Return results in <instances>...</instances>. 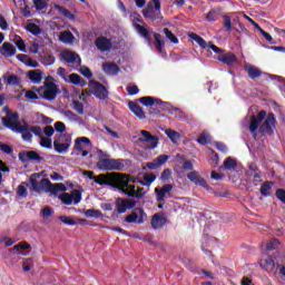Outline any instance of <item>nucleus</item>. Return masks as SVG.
<instances>
[{"mask_svg": "<svg viewBox=\"0 0 285 285\" xmlns=\"http://www.w3.org/2000/svg\"><path fill=\"white\" fill-rule=\"evenodd\" d=\"M265 119V121H264ZM262 121H264L262 124ZM259 124L261 127H259ZM258 129V132L261 135H274L275 134V115L268 114L266 116V111H261L257 116L252 115L250 116V125H249V130L254 135V139H257V134H255Z\"/></svg>", "mask_w": 285, "mask_h": 285, "instance_id": "nucleus-1", "label": "nucleus"}, {"mask_svg": "<svg viewBox=\"0 0 285 285\" xmlns=\"http://www.w3.org/2000/svg\"><path fill=\"white\" fill-rule=\"evenodd\" d=\"M89 179H92L95 184H98V186H111V188H118V190H121V188H125L129 181H135L130 178H127L126 175L111 173V174H100L98 176H92V171L87 173Z\"/></svg>", "mask_w": 285, "mask_h": 285, "instance_id": "nucleus-2", "label": "nucleus"}, {"mask_svg": "<svg viewBox=\"0 0 285 285\" xmlns=\"http://www.w3.org/2000/svg\"><path fill=\"white\" fill-rule=\"evenodd\" d=\"M94 153H96V155L99 157V160L96 164L98 170H124L126 167L125 159L109 158L108 154L98 148H94Z\"/></svg>", "mask_w": 285, "mask_h": 285, "instance_id": "nucleus-3", "label": "nucleus"}, {"mask_svg": "<svg viewBox=\"0 0 285 285\" xmlns=\"http://www.w3.org/2000/svg\"><path fill=\"white\" fill-rule=\"evenodd\" d=\"M30 181L31 188L36 190V193H39L42 189L45 190V193H51V195H55V197H57L59 193H66V190H68L63 183L52 184L48 178H42L40 183L37 181V179H30Z\"/></svg>", "mask_w": 285, "mask_h": 285, "instance_id": "nucleus-4", "label": "nucleus"}, {"mask_svg": "<svg viewBox=\"0 0 285 285\" xmlns=\"http://www.w3.org/2000/svg\"><path fill=\"white\" fill-rule=\"evenodd\" d=\"M2 124L13 132H26L28 130V124L21 125L17 112L8 111L7 117L2 118Z\"/></svg>", "mask_w": 285, "mask_h": 285, "instance_id": "nucleus-5", "label": "nucleus"}, {"mask_svg": "<svg viewBox=\"0 0 285 285\" xmlns=\"http://www.w3.org/2000/svg\"><path fill=\"white\" fill-rule=\"evenodd\" d=\"M96 47L100 50V52H108V50H119V48L124 47V40L119 38L108 39L106 37H98L96 39Z\"/></svg>", "mask_w": 285, "mask_h": 285, "instance_id": "nucleus-6", "label": "nucleus"}, {"mask_svg": "<svg viewBox=\"0 0 285 285\" xmlns=\"http://www.w3.org/2000/svg\"><path fill=\"white\" fill-rule=\"evenodd\" d=\"M142 14L145 19H149L150 21L161 19V1L150 0V2H148L146 8L142 10Z\"/></svg>", "mask_w": 285, "mask_h": 285, "instance_id": "nucleus-7", "label": "nucleus"}, {"mask_svg": "<svg viewBox=\"0 0 285 285\" xmlns=\"http://www.w3.org/2000/svg\"><path fill=\"white\" fill-rule=\"evenodd\" d=\"M73 150L80 157H88L92 150V141L88 137H78L75 140Z\"/></svg>", "mask_w": 285, "mask_h": 285, "instance_id": "nucleus-8", "label": "nucleus"}, {"mask_svg": "<svg viewBox=\"0 0 285 285\" xmlns=\"http://www.w3.org/2000/svg\"><path fill=\"white\" fill-rule=\"evenodd\" d=\"M138 101L142 106H146L147 108L150 107V106H156L160 110H170V108H173L170 106V104L164 102V100H161L159 98L151 97V96L141 97V98L138 99Z\"/></svg>", "mask_w": 285, "mask_h": 285, "instance_id": "nucleus-9", "label": "nucleus"}, {"mask_svg": "<svg viewBox=\"0 0 285 285\" xmlns=\"http://www.w3.org/2000/svg\"><path fill=\"white\" fill-rule=\"evenodd\" d=\"M189 37L193 39V41H196L200 46V48H203V50L209 48L210 50H213V52H215V55H224V50L222 48L215 46L212 41L207 43L206 40L202 38V36L197 33H190Z\"/></svg>", "mask_w": 285, "mask_h": 285, "instance_id": "nucleus-10", "label": "nucleus"}, {"mask_svg": "<svg viewBox=\"0 0 285 285\" xmlns=\"http://www.w3.org/2000/svg\"><path fill=\"white\" fill-rule=\"evenodd\" d=\"M138 141H141L142 144H148V150H155V148L159 146V137L151 136L150 132H148L147 130H140V137L138 138Z\"/></svg>", "mask_w": 285, "mask_h": 285, "instance_id": "nucleus-11", "label": "nucleus"}, {"mask_svg": "<svg viewBox=\"0 0 285 285\" xmlns=\"http://www.w3.org/2000/svg\"><path fill=\"white\" fill-rule=\"evenodd\" d=\"M120 190L124 195H127V197H135L136 199H141L147 193L144 187H138L136 190L135 185H130V183H127L125 187H120Z\"/></svg>", "mask_w": 285, "mask_h": 285, "instance_id": "nucleus-12", "label": "nucleus"}, {"mask_svg": "<svg viewBox=\"0 0 285 285\" xmlns=\"http://www.w3.org/2000/svg\"><path fill=\"white\" fill-rule=\"evenodd\" d=\"M246 181L249 187L259 186V184H262V174L257 170L255 165H249Z\"/></svg>", "mask_w": 285, "mask_h": 285, "instance_id": "nucleus-13", "label": "nucleus"}, {"mask_svg": "<svg viewBox=\"0 0 285 285\" xmlns=\"http://www.w3.org/2000/svg\"><path fill=\"white\" fill-rule=\"evenodd\" d=\"M89 88L97 99H108V89L98 81H89Z\"/></svg>", "mask_w": 285, "mask_h": 285, "instance_id": "nucleus-14", "label": "nucleus"}, {"mask_svg": "<svg viewBox=\"0 0 285 285\" xmlns=\"http://www.w3.org/2000/svg\"><path fill=\"white\" fill-rule=\"evenodd\" d=\"M18 159H20V161L22 164H26L28 161H36L37 164H41V161H43V157H41V155H39V153L35 151V150H30V151H20L18 154Z\"/></svg>", "mask_w": 285, "mask_h": 285, "instance_id": "nucleus-15", "label": "nucleus"}, {"mask_svg": "<svg viewBox=\"0 0 285 285\" xmlns=\"http://www.w3.org/2000/svg\"><path fill=\"white\" fill-rule=\"evenodd\" d=\"M173 188H175L173 184H166L161 188L156 187V202H158L159 204H164V202H166V197H171L170 193L173 191Z\"/></svg>", "mask_w": 285, "mask_h": 285, "instance_id": "nucleus-16", "label": "nucleus"}, {"mask_svg": "<svg viewBox=\"0 0 285 285\" xmlns=\"http://www.w3.org/2000/svg\"><path fill=\"white\" fill-rule=\"evenodd\" d=\"M187 179H189V181H191V184H195L196 186H202V188H205L206 190H208V183L206 181V179L204 177H202L199 171H197V170L190 171L187 175Z\"/></svg>", "mask_w": 285, "mask_h": 285, "instance_id": "nucleus-17", "label": "nucleus"}, {"mask_svg": "<svg viewBox=\"0 0 285 285\" xmlns=\"http://www.w3.org/2000/svg\"><path fill=\"white\" fill-rule=\"evenodd\" d=\"M22 135L23 141H32V134L36 135V137H43V130L39 126H28V130L20 132Z\"/></svg>", "mask_w": 285, "mask_h": 285, "instance_id": "nucleus-18", "label": "nucleus"}, {"mask_svg": "<svg viewBox=\"0 0 285 285\" xmlns=\"http://www.w3.org/2000/svg\"><path fill=\"white\" fill-rule=\"evenodd\" d=\"M126 178L131 179V181H129L128 184H140V186L150 187V186H153V181H155V179H157V176H155L153 174H148V175L144 176V179H140V178H132V177L126 175Z\"/></svg>", "mask_w": 285, "mask_h": 285, "instance_id": "nucleus-19", "label": "nucleus"}, {"mask_svg": "<svg viewBox=\"0 0 285 285\" xmlns=\"http://www.w3.org/2000/svg\"><path fill=\"white\" fill-rule=\"evenodd\" d=\"M167 218L164 214L157 213L151 217V228L154 230H159V228H164L166 226Z\"/></svg>", "mask_w": 285, "mask_h": 285, "instance_id": "nucleus-20", "label": "nucleus"}, {"mask_svg": "<svg viewBox=\"0 0 285 285\" xmlns=\"http://www.w3.org/2000/svg\"><path fill=\"white\" fill-rule=\"evenodd\" d=\"M168 159H170V156L160 155L156 159H154L151 163H147V168H149V170H157V168H161V166H164V164H166Z\"/></svg>", "mask_w": 285, "mask_h": 285, "instance_id": "nucleus-21", "label": "nucleus"}, {"mask_svg": "<svg viewBox=\"0 0 285 285\" xmlns=\"http://www.w3.org/2000/svg\"><path fill=\"white\" fill-rule=\"evenodd\" d=\"M216 242H217V238H215L213 236H208V234L204 235L202 249L205 253V255H207L208 257H210V255H213V253L210 250H208L207 248H212L213 244H215Z\"/></svg>", "mask_w": 285, "mask_h": 285, "instance_id": "nucleus-22", "label": "nucleus"}, {"mask_svg": "<svg viewBox=\"0 0 285 285\" xmlns=\"http://www.w3.org/2000/svg\"><path fill=\"white\" fill-rule=\"evenodd\" d=\"M116 208L119 215H124L128 208H135V203H130L126 199H117L116 200Z\"/></svg>", "mask_w": 285, "mask_h": 285, "instance_id": "nucleus-23", "label": "nucleus"}, {"mask_svg": "<svg viewBox=\"0 0 285 285\" xmlns=\"http://www.w3.org/2000/svg\"><path fill=\"white\" fill-rule=\"evenodd\" d=\"M245 71L247 72L249 79H258V77L263 75L262 69L252 63L245 65Z\"/></svg>", "mask_w": 285, "mask_h": 285, "instance_id": "nucleus-24", "label": "nucleus"}, {"mask_svg": "<svg viewBox=\"0 0 285 285\" xmlns=\"http://www.w3.org/2000/svg\"><path fill=\"white\" fill-rule=\"evenodd\" d=\"M0 53L3 55V57H14L17 55V48L10 42H3L0 48Z\"/></svg>", "mask_w": 285, "mask_h": 285, "instance_id": "nucleus-25", "label": "nucleus"}, {"mask_svg": "<svg viewBox=\"0 0 285 285\" xmlns=\"http://www.w3.org/2000/svg\"><path fill=\"white\" fill-rule=\"evenodd\" d=\"M102 70L106 72V75H109L110 77H115L119 75V66L112 62H106L102 65Z\"/></svg>", "mask_w": 285, "mask_h": 285, "instance_id": "nucleus-26", "label": "nucleus"}, {"mask_svg": "<svg viewBox=\"0 0 285 285\" xmlns=\"http://www.w3.org/2000/svg\"><path fill=\"white\" fill-rule=\"evenodd\" d=\"M218 61H222V63H226V66H230V63H237V56L233 52H227L225 55L218 53Z\"/></svg>", "mask_w": 285, "mask_h": 285, "instance_id": "nucleus-27", "label": "nucleus"}, {"mask_svg": "<svg viewBox=\"0 0 285 285\" xmlns=\"http://www.w3.org/2000/svg\"><path fill=\"white\" fill-rule=\"evenodd\" d=\"M163 131L168 137V139L171 141V144H179V141L181 139V134H179L178 131H176L171 128L163 129Z\"/></svg>", "mask_w": 285, "mask_h": 285, "instance_id": "nucleus-28", "label": "nucleus"}, {"mask_svg": "<svg viewBox=\"0 0 285 285\" xmlns=\"http://www.w3.org/2000/svg\"><path fill=\"white\" fill-rule=\"evenodd\" d=\"M28 79H30L31 83H41L43 72L39 69L31 70L28 72Z\"/></svg>", "mask_w": 285, "mask_h": 285, "instance_id": "nucleus-29", "label": "nucleus"}, {"mask_svg": "<svg viewBox=\"0 0 285 285\" xmlns=\"http://www.w3.org/2000/svg\"><path fill=\"white\" fill-rule=\"evenodd\" d=\"M128 106L131 112H134V115L138 117V119H146V114H144V109H141V107H139L137 104L132 101H130Z\"/></svg>", "mask_w": 285, "mask_h": 285, "instance_id": "nucleus-30", "label": "nucleus"}, {"mask_svg": "<svg viewBox=\"0 0 285 285\" xmlns=\"http://www.w3.org/2000/svg\"><path fill=\"white\" fill-rule=\"evenodd\" d=\"M57 92H59V88H46L43 90V98L47 101H52V99H57Z\"/></svg>", "mask_w": 285, "mask_h": 285, "instance_id": "nucleus-31", "label": "nucleus"}, {"mask_svg": "<svg viewBox=\"0 0 285 285\" xmlns=\"http://www.w3.org/2000/svg\"><path fill=\"white\" fill-rule=\"evenodd\" d=\"M224 170H236L237 169V160L228 157L223 164Z\"/></svg>", "mask_w": 285, "mask_h": 285, "instance_id": "nucleus-32", "label": "nucleus"}, {"mask_svg": "<svg viewBox=\"0 0 285 285\" xmlns=\"http://www.w3.org/2000/svg\"><path fill=\"white\" fill-rule=\"evenodd\" d=\"M271 188H273V183L271 181H265L261 186V195L263 197H271Z\"/></svg>", "mask_w": 285, "mask_h": 285, "instance_id": "nucleus-33", "label": "nucleus"}, {"mask_svg": "<svg viewBox=\"0 0 285 285\" xmlns=\"http://www.w3.org/2000/svg\"><path fill=\"white\" fill-rule=\"evenodd\" d=\"M154 38H155V41H156L155 47L158 50V52H164V46H165L166 42L164 41V39H161V35L155 33Z\"/></svg>", "mask_w": 285, "mask_h": 285, "instance_id": "nucleus-34", "label": "nucleus"}, {"mask_svg": "<svg viewBox=\"0 0 285 285\" xmlns=\"http://www.w3.org/2000/svg\"><path fill=\"white\" fill-rule=\"evenodd\" d=\"M85 216L88 218L101 219V217H104V214H101V212L97 209H87L85 212Z\"/></svg>", "mask_w": 285, "mask_h": 285, "instance_id": "nucleus-35", "label": "nucleus"}, {"mask_svg": "<svg viewBox=\"0 0 285 285\" xmlns=\"http://www.w3.org/2000/svg\"><path fill=\"white\" fill-rule=\"evenodd\" d=\"M53 148H55L56 153L61 154V153L68 150V148H70V144H63V142H59V140H55Z\"/></svg>", "mask_w": 285, "mask_h": 285, "instance_id": "nucleus-36", "label": "nucleus"}, {"mask_svg": "<svg viewBox=\"0 0 285 285\" xmlns=\"http://www.w3.org/2000/svg\"><path fill=\"white\" fill-rule=\"evenodd\" d=\"M223 26L226 32H233V20L229 16H223Z\"/></svg>", "mask_w": 285, "mask_h": 285, "instance_id": "nucleus-37", "label": "nucleus"}, {"mask_svg": "<svg viewBox=\"0 0 285 285\" xmlns=\"http://www.w3.org/2000/svg\"><path fill=\"white\" fill-rule=\"evenodd\" d=\"M125 222H127V224H137V222H139V214L137 213V209H135L131 214H129L125 218Z\"/></svg>", "mask_w": 285, "mask_h": 285, "instance_id": "nucleus-38", "label": "nucleus"}, {"mask_svg": "<svg viewBox=\"0 0 285 285\" xmlns=\"http://www.w3.org/2000/svg\"><path fill=\"white\" fill-rule=\"evenodd\" d=\"M59 37H60V41H62V43H72V32L62 31Z\"/></svg>", "mask_w": 285, "mask_h": 285, "instance_id": "nucleus-39", "label": "nucleus"}, {"mask_svg": "<svg viewBox=\"0 0 285 285\" xmlns=\"http://www.w3.org/2000/svg\"><path fill=\"white\" fill-rule=\"evenodd\" d=\"M20 83H21V78H19V76H17V75H10L7 78L8 86H20Z\"/></svg>", "mask_w": 285, "mask_h": 285, "instance_id": "nucleus-40", "label": "nucleus"}, {"mask_svg": "<svg viewBox=\"0 0 285 285\" xmlns=\"http://www.w3.org/2000/svg\"><path fill=\"white\" fill-rule=\"evenodd\" d=\"M26 186H28V184H26V183H22L21 185L18 186V188H17L18 197H22V198L28 197V189L26 188Z\"/></svg>", "mask_w": 285, "mask_h": 285, "instance_id": "nucleus-41", "label": "nucleus"}, {"mask_svg": "<svg viewBox=\"0 0 285 285\" xmlns=\"http://www.w3.org/2000/svg\"><path fill=\"white\" fill-rule=\"evenodd\" d=\"M72 83L73 86H80V88H83V86H86L88 82L81 79V76L72 73Z\"/></svg>", "mask_w": 285, "mask_h": 285, "instance_id": "nucleus-42", "label": "nucleus"}, {"mask_svg": "<svg viewBox=\"0 0 285 285\" xmlns=\"http://www.w3.org/2000/svg\"><path fill=\"white\" fill-rule=\"evenodd\" d=\"M60 202H62V204H65L66 206H70V204H72V195L68 194V193H62L59 196Z\"/></svg>", "mask_w": 285, "mask_h": 285, "instance_id": "nucleus-43", "label": "nucleus"}, {"mask_svg": "<svg viewBox=\"0 0 285 285\" xmlns=\"http://www.w3.org/2000/svg\"><path fill=\"white\" fill-rule=\"evenodd\" d=\"M57 75H59V77H62V79H65V81H68V83H72V75L67 76L65 68H58Z\"/></svg>", "mask_w": 285, "mask_h": 285, "instance_id": "nucleus-44", "label": "nucleus"}, {"mask_svg": "<svg viewBox=\"0 0 285 285\" xmlns=\"http://www.w3.org/2000/svg\"><path fill=\"white\" fill-rule=\"evenodd\" d=\"M14 45L17 46L18 50H20V52H27L26 42L23 41V39H21L19 36H14Z\"/></svg>", "mask_w": 285, "mask_h": 285, "instance_id": "nucleus-45", "label": "nucleus"}, {"mask_svg": "<svg viewBox=\"0 0 285 285\" xmlns=\"http://www.w3.org/2000/svg\"><path fill=\"white\" fill-rule=\"evenodd\" d=\"M61 60L66 63H72V51L63 50L60 55Z\"/></svg>", "mask_w": 285, "mask_h": 285, "instance_id": "nucleus-46", "label": "nucleus"}, {"mask_svg": "<svg viewBox=\"0 0 285 285\" xmlns=\"http://www.w3.org/2000/svg\"><path fill=\"white\" fill-rule=\"evenodd\" d=\"M188 160H186V157L181 156L180 154L176 155V168L178 170H181V167L186 165Z\"/></svg>", "mask_w": 285, "mask_h": 285, "instance_id": "nucleus-47", "label": "nucleus"}, {"mask_svg": "<svg viewBox=\"0 0 285 285\" xmlns=\"http://www.w3.org/2000/svg\"><path fill=\"white\" fill-rule=\"evenodd\" d=\"M27 30H28V32H31V35H35V36L41 35V28L35 23H29L27 26Z\"/></svg>", "mask_w": 285, "mask_h": 285, "instance_id": "nucleus-48", "label": "nucleus"}, {"mask_svg": "<svg viewBox=\"0 0 285 285\" xmlns=\"http://www.w3.org/2000/svg\"><path fill=\"white\" fill-rule=\"evenodd\" d=\"M164 35H166L167 39H169L171 43H179V39H177L173 31H169L168 28L164 29Z\"/></svg>", "mask_w": 285, "mask_h": 285, "instance_id": "nucleus-49", "label": "nucleus"}, {"mask_svg": "<svg viewBox=\"0 0 285 285\" xmlns=\"http://www.w3.org/2000/svg\"><path fill=\"white\" fill-rule=\"evenodd\" d=\"M164 35H166L167 39H169L171 43H179V39H177L173 31H169L168 28L164 29Z\"/></svg>", "mask_w": 285, "mask_h": 285, "instance_id": "nucleus-50", "label": "nucleus"}, {"mask_svg": "<svg viewBox=\"0 0 285 285\" xmlns=\"http://www.w3.org/2000/svg\"><path fill=\"white\" fill-rule=\"evenodd\" d=\"M164 35H166L167 39H169L171 43H179V39H177L173 31H169L168 28L164 29Z\"/></svg>", "mask_w": 285, "mask_h": 285, "instance_id": "nucleus-51", "label": "nucleus"}, {"mask_svg": "<svg viewBox=\"0 0 285 285\" xmlns=\"http://www.w3.org/2000/svg\"><path fill=\"white\" fill-rule=\"evenodd\" d=\"M210 141V136L206 132H203L199 138L197 139V142L200 144V146H206Z\"/></svg>", "mask_w": 285, "mask_h": 285, "instance_id": "nucleus-52", "label": "nucleus"}, {"mask_svg": "<svg viewBox=\"0 0 285 285\" xmlns=\"http://www.w3.org/2000/svg\"><path fill=\"white\" fill-rule=\"evenodd\" d=\"M72 63L73 70H79V67L81 66V57L75 52H72Z\"/></svg>", "mask_w": 285, "mask_h": 285, "instance_id": "nucleus-53", "label": "nucleus"}, {"mask_svg": "<svg viewBox=\"0 0 285 285\" xmlns=\"http://www.w3.org/2000/svg\"><path fill=\"white\" fill-rule=\"evenodd\" d=\"M78 70L80 72V75H82L87 79H90L92 77V71H90V68H88V67L80 66Z\"/></svg>", "mask_w": 285, "mask_h": 285, "instance_id": "nucleus-54", "label": "nucleus"}, {"mask_svg": "<svg viewBox=\"0 0 285 285\" xmlns=\"http://www.w3.org/2000/svg\"><path fill=\"white\" fill-rule=\"evenodd\" d=\"M40 146L42 148H52V139L41 136L40 137Z\"/></svg>", "mask_w": 285, "mask_h": 285, "instance_id": "nucleus-55", "label": "nucleus"}, {"mask_svg": "<svg viewBox=\"0 0 285 285\" xmlns=\"http://www.w3.org/2000/svg\"><path fill=\"white\" fill-rule=\"evenodd\" d=\"M81 202V190L73 189L72 190V204L77 205Z\"/></svg>", "mask_w": 285, "mask_h": 285, "instance_id": "nucleus-56", "label": "nucleus"}, {"mask_svg": "<svg viewBox=\"0 0 285 285\" xmlns=\"http://www.w3.org/2000/svg\"><path fill=\"white\" fill-rule=\"evenodd\" d=\"M0 150H2L4 155H12V153H14V150L12 149V146L6 145L3 142H0Z\"/></svg>", "mask_w": 285, "mask_h": 285, "instance_id": "nucleus-57", "label": "nucleus"}, {"mask_svg": "<svg viewBox=\"0 0 285 285\" xmlns=\"http://www.w3.org/2000/svg\"><path fill=\"white\" fill-rule=\"evenodd\" d=\"M28 248H30V244L26 242H21L13 246V250H17V253H19V250H28Z\"/></svg>", "mask_w": 285, "mask_h": 285, "instance_id": "nucleus-58", "label": "nucleus"}, {"mask_svg": "<svg viewBox=\"0 0 285 285\" xmlns=\"http://www.w3.org/2000/svg\"><path fill=\"white\" fill-rule=\"evenodd\" d=\"M173 177V171L168 168L164 169L160 176L161 181H168Z\"/></svg>", "mask_w": 285, "mask_h": 285, "instance_id": "nucleus-59", "label": "nucleus"}, {"mask_svg": "<svg viewBox=\"0 0 285 285\" xmlns=\"http://www.w3.org/2000/svg\"><path fill=\"white\" fill-rule=\"evenodd\" d=\"M72 106H73V110H76V112H78V115H83V104L73 100Z\"/></svg>", "mask_w": 285, "mask_h": 285, "instance_id": "nucleus-60", "label": "nucleus"}, {"mask_svg": "<svg viewBox=\"0 0 285 285\" xmlns=\"http://www.w3.org/2000/svg\"><path fill=\"white\" fill-rule=\"evenodd\" d=\"M136 30L140 35V37H144V39H148V29L141 27L140 24H136Z\"/></svg>", "mask_w": 285, "mask_h": 285, "instance_id": "nucleus-61", "label": "nucleus"}, {"mask_svg": "<svg viewBox=\"0 0 285 285\" xmlns=\"http://www.w3.org/2000/svg\"><path fill=\"white\" fill-rule=\"evenodd\" d=\"M56 132H66V124L62 121H56L53 125Z\"/></svg>", "mask_w": 285, "mask_h": 285, "instance_id": "nucleus-62", "label": "nucleus"}, {"mask_svg": "<svg viewBox=\"0 0 285 285\" xmlns=\"http://www.w3.org/2000/svg\"><path fill=\"white\" fill-rule=\"evenodd\" d=\"M275 268V261L273 258L265 259V271H273Z\"/></svg>", "mask_w": 285, "mask_h": 285, "instance_id": "nucleus-63", "label": "nucleus"}, {"mask_svg": "<svg viewBox=\"0 0 285 285\" xmlns=\"http://www.w3.org/2000/svg\"><path fill=\"white\" fill-rule=\"evenodd\" d=\"M136 213L138 214L137 224H141L144 222V219H146V217H147L146 212H144L142 208H137Z\"/></svg>", "mask_w": 285, "mask_h": 285, "instance_id": "nucleus-64", "label": "nucleus"}]
</instances>
